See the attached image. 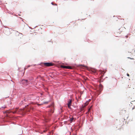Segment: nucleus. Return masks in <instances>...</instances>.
Instances as JSON below:
<instances>
[{"label": "nucleus", "mask_w": 135, "mask_h": 135, "mask_svg": "<svg viewBox=\"0 0 135 135\" xmlns=\"http://www.w3.org/2000/svg\"><path fill=\"white\" fill-rule=\"evenodd\" d=\"M50 120V118H49L48 120Z\"/></svg>", "instance_id": "393cba45"}, {"label": "nucleus", "mask_w": 135, "mask_h": 135, "mask_svg": "<svg viewBox=\"0 0 135 135\" xmlns=\"http://www.w3.org/2000/svg\"><path fill=\"white\" fill-rule=\"evenodd\" d=\"M8 12L10 14H11V15H13V13H12V12H10L9 11Z\"/></svg>", "instance_id": "f3484780"}, {"label": "nucleus", "mask_w": 135, "mask_h": 135, "mask_svg": "<svg viewBox=\"0 0 135 135\" xmlns=\"http://www.w3.org/2000/svg\"><path fill=\"white\" fill-rule=\"evenodd\" d=\"M127 36H126V38H127Z\"/></svg>", "instance_id": "c756f323"}, {"label": "nucleus", "mask_w": 135, "mask_h": 135, "mask_svg": "<svg viewBox=\"0 0 135 135\" xmlns=\"http://www.w3.org/2000/svg\"><path fill=\"white\" fill-rule=\"evenodd\" d=\"M36 27H36H34V28H35Z\"/></svg>", "instance_id": "2f4dec72"}, {"label": "nucleus", "mask_w": 135, "mask_h": 135, "mask_svg": "<svg viewBox=\"0 0 135 135\" xmlns=\"http://www.w3.org/2000/svg\"><path fill=\"white\" fill-rule=\"evenodd\" d=\"M76 66L78 67H84L85 66L84 65L79 64L77 65Z\"/></svg>", "instance_id": "1a4fd4ad"}, {"label": "nucleus", "mask_w": 135, "mask_h": 135, "mask_svg": "<svg viewBox=\"0 0 135 135\" xmlns=\"http://www.w3.org/2000/svg\"><path fill=\"white\" fill-rule=\"evenodd\" d=\"M127 75L128 76H129V74H128V73L127 74Z\"/></svg>", "instance_id": "412c9836"}, {"label": "nucleus", "mask_w": 135, "mask_h": 135, "mask_svg": "<svg viewBox=\"0 0 135 135\" xmlns=\"http://www.w3.org/2000/svg\"><path fill=\"white\" fill-rule=\"evenodd\" d=\"M20 83L21 84L25 86L28 84L29 82L27 80L23 79L20 81Z\"/></svg>", "instance_id": "20e7f679"}, {"label": "nucleus", "mask_w": 135, "mask_h": 135, "mask_svg": "<svg viewBox=\"0 0 135 135\" xmlns=\"http://www.w3.org/2000/svg\"><path fill=\"white\" fill-rule=\"evenodd\" d=\"M60 67L62 68L67 69H72L73 68L71 66H65L64 65H60Z\"/></svg>", "instance_id": "39448f33"}, {"label": "nucleus", "mask_w": 135, "mask_h": 135, "mask_svg": "<svg viewBox=\"0 0 135 135\" xmlns=\"http://www.w3.org/2000/svg\"><path fill=\"white\" fill-rule=\"evenodd\" d=\"M1 109V107H0V109Z\"/></svg>", "instance_id": "7c9ffc66"}, {"label": "nucleus", "mask_w": 135, "mask_h": 135, "mask_svg": "<svg viewBox=\"0 0 135 135\" xmlns=\"http://www.w3.org/2000/svg\"><path fill=\"white\" fill-rule=\"evenodd\" d=\"M6 108V107L5 106H4L1 107V109L2 108V109L5 108Z\"/></svg>", "instance_id": "2eb2a0df"}, {"label": "nucleus", "mask_w": 135, "mask_h": 135, "mask_svg": "<svg viewBox=\"0 0 135 135\" xmlns=\"http://www.w3.org/2000/svg\"><path fill=\"white\" fill-rule=\"evenodd\" d=\"M7 30L8 31H9V29L8 28L7 29Z\"/></svg>", "instance_id": "5701e85b"}, {"label": "nucleus", "mask_w": 135, "mask_h": 135, "mask_svg": "<svg viewBox=\"0 0 135 135\" xmlns=\"http://www.w3.org/2000/svg\"><path fill=\"white\" fill-rule=\"evenodd\" d=\"M34 65H28L27 66H26L24 68V70H25L26 69H27L28 68L30 67L31 66H33Z\"/></svg>", "instance_id": "9d476101"}, {"label": "nucleus", "mask_w": 135, "mask_h": 135, "mask_svg": "<svg viewBox=\"0 0 135 135\" xmlns=\"http://www.w3.org/2000/svg\"><path fill=\"white\" fill-rule=\"evenodd\" d=\"M58 62H59V61Z\"/></svg>", "instance_id": "473e14b6"}, {"label": "nucleus", "mask_w": 135, "mask_h": 135, "mask_svg": "<svg viewBox=\"0 0 135 135\" xmlns=\"http://www.w3.org/2000/svg\"><path fill=\"white\" fill-rule=\"evenodd\" d=\"M27 100L26 99H24L23 100H22L19 104V106H21L23 104L26 102Z\"/></svg>", "instance_id": "423d86ee"}, {"label": "nucleus", "mask_w": 135, "mask_h": 135, "mask_svg": "<svg viewBox=\"0 0 135 135\" xmlns=\"http://www.w3.org/2000/svg\"><path fill=\"white\" fill-rule=\"evenodd\" d=\"M70 121L71 122L74 119V118L73 117H72V118H70Z\"/></svg>", "instance_id": "ddd939ff"}, {"label": "nucleus", "mask_w": 135, "mask_h": 135, "mask_svg": "<svg viewBox=\"0 0 135 135\" xmlns=\"http://www.w3.org/2000/svg\"><path fill=\"white\" fill-rule=\"evenodd\" d=\"M38 65H40L42 66L49 67L54 65V64L52 62H41Z\"/></svg>", "instance_id": "7ed1b4c3"}, {"label": "nucleus", "mask_w": 135, "mask_h": 135, "mask_svg": "<svg viewBox=\"0 0 135 135\" xmlns=\"http://www.w3.org/2000/svg\"><path fill=\"white\" fill-rule=\"evenodd\" d=\"M19 18H20L21 19H22V21H23V19H22V18H21V17H19Z\"/></svg>", "instance_id": "a878e982"}, {"label": "nucleus", "mask_w": 135, "mask_h": 135, "mask_svg": "<svg viewBox=\"0 0 135 135\" xmlns=\"http://www.w3.org/2000/svg\"><path fill=\"white\" fill-rule=\"evenodd\" d=\"M11 103L12 102H11L10 101H9L8 102V104L9 106L10 107L11 106Z\"/></svg>", "instance_id": "f8f14e48"}, {"label": "nucleus", "mask_w": 135, "mask_h": 135, "mask_svg": "<svg viewBox=\"0 0 135 135\" xmlns=\"http://www.w3.org/2000/svg\"><path fill=\"white\" fill-rule=\"evenodd\" d=\"M51 4L52 5H54L57 6V4H54V3H53V2H51Z\"/></svg>", "instance_id": "4468645a"}, {"label": "nucleus", "mask_w": 135, "mask_h": 135, "mask_svg": "<svg viewBox=\"0 0 135 135\" xmlns=\"http://www.w3.org/2000/svg\"><path fill=\"white\" fill-rule=\"evenodd\" d=\"M26 112H29L30 111V110L31 109V107H28L27 108H26Z\"/></svg>", "instance_id": "6e6552de"}, {"label": "nucleus", "mask_w": 135, "mask_h": 135, "mask_svg": "<svg viewBox=\"0 0 135 135\" xmlns=\"http://www.w3.org/2000/svg\"><path fill=\"white\" fill-rule=\"evenodd\" d=\"M127 58L130 59H132H132H134L133 58H131V57H128Z\"/></svg>", "instance_id": "a211bd4d"}, {"label": "nucleus", "mask_w": 135, "mask_h": 135, "mask_svg": "<svg viewBox=\"0 0 135 135\" xmlns=\"http://www.w3.org/2000/svg\"><path fill=\"white\" fill-rule=\"evenodd\" d=\"M26 106H28V105H26Z\"/></svg>", "instance_id": "c9c22d12"}, {"label": "nucleus", "mask_w": 135, "mask_h": 135, "mask_svg": "<svg viewBox=\"0 0 135 135\" xmlns=\"http://www.w3.org/2000/svg\"><path fill=\"white\" fill-rule=\"evenodd\" d=\"M68 107L69 109H71V105H68Z\"/></svg>", "instance_id": "dca6fc26"}, {"label": "nucleus", "mask_w": 135, "mask_h": 135, "mask_svg": "<svg viewBox=\"0 0 135 135\" xmlns=\"http://www.w3.org/2000/svg\"><path fill=\"white\" fill-rule=\"evenodd\" d=\"M20 34H22L21 33H20Z\"/></svg>", "instance_id": "f704fd0d"}, {"label": "nucleus", "mask_w": 135, "mask_h": 135, "mask_svg": "<svg viewBox=\"0 0 135 135\" xmlns=\"http://www.w3.org/2000/svg\"><path fill=\"white\" fill-rule=\"evenodd\" d=\"M14 16H17V15H16L15 14L14 15Z\"/></svg>", "instance_id": "b1692460"}, {"label": "nucleus", "mask_w": 135, "mask_h": 135, "mask_svg": "<svg viewBox=\"0 0 135 135\" xmlns=\"http://www.w3.org/2000/svg\"><path fill=\"white\" fill-rule=\"evenodd\" d=\"M18 15H19V16H21V15H20V14H18Z\"/></svg>", "instance_id": "c85d7f7f"}, {"label": "nucleus", "mask_w": 135, "mask_h": 135, "mask_svg": "<svg viewBox=\"0 0 135 135\" xmlns=\"http://www.w3.org/2000/svg\"><path fill=\"white\" fill-rule=\"evenodd\" d=\"M49 102V101L44 102H43V103H42L41 104H40V105H42L43 104H47Z\"/></svg>", "instance_id": "9b49d317"}, {"label": "nucleus", "mask_w": 135, "mask_h": 135, "mask_svg": "<svg viewBox=\"0 0 135 135\" xmlns=\"http://www.w3.org/2000/svg\"><path fill=\"white\" fill-rule=\"evenodd\" d=\"M50 133H49V134H50Z\"/></svg>", "instance_id": "72a5a7b5"}, {"label": "nucleus", "mask_w": 135, "mask_h": 135, "mask_svg": "<svg viewBox=\"0 0 135 135\" xmlns=\"http://www.w3.org/2000/svg\"><path fill=\"white\" fill-rule=\"evenodd\" d=\"M135 108V105L132 108V110L134 109Z\"/></svg>", "instance_id": "aec40b11"}, {"label": "nucleus", "mask_w": 135, "mask_h": 135, "mask_svg": "<svg viewBox=\"0 0 135 135\" xmlns=\"http://www.w3.org/2000/svg\"><path fill=\"white\" fill-rule=\"evenodd\" d=\"M48 107L49 108V114L50 116L54 113L55 109L53 103L48 106Z\"/></svg>", "instance_id": "f257e3e1"}, {"label": "nucleus", "mask_w": 135, "mask_h": 135, "mask_svg": "<svg viewBox=\"0 0 135 135\" xmlns=\"http://www.w3.org/2000/svg\"><path fill=\"white\" fill-rule=\"evenodd\" d=\"M43 131H44V132H45L46 131L45 130H44Z\"/></svg>", "instance_id": "bb28decb"}, {"label": "nucleus", "mask_w": 135, "mask_h": 135, "mask_svg": "<svg viewBox=\"0 0 135 135\" xmlns=\"http://www.w3.org/2000/svg\"><path fill=\"white\" fill-rule=\"evenodd\" d=\"M103 86L100 84H99V85L96 86V89L97 90V96H98L101 93V91L103 90Z\"/></svg>", "instance_id": "f03ea898"}, {"label": "nucleus", "mask_w": 135, "mask_h": 135, "mask_svg": "<svg viewBox=\"0 0 135 135\" xmlns=\"http://www.w3.org/2000/svg\"><path fill=\"white\" fill-rule=\"evenodd\" d=\"M71 99H69L67 105H71Z\"/></svg>", "instance_id": "0eeeda50"}, {"label": "nucleus", "mask_w": 135, "mask_h": 135, "mask_svg": "<svg viewBox=\"0 0 135 135\" xmlns=\"http://www.w3.org/2000/svg\"><path fill=\"white\" fill-rule=\"evenodd\" d=\"M6 112H7V111H5V112H3V113L4 114V113H6Z\"/></svg>", "instance_id": "4be33fe9"}, {"label": "nucleus", "mask_w": 135, "mask_h": 135, "mask_svg": "<svg viewBox=\"0 0 135 135\" xmlns=\"http://www.w3.org/2000/svg\"><path fill=\"white\" fill-rule=\"evenodd\" d=\"M47 135H49V134H47Z\"/></svg>", "instance_id": "e433bc0d"}, {"label": "nucleus", "mask_w": 135, "mask_h": 135, "mask_svg": "<svg viewBox=\"0 0 135 135\" xmlns=\"http://www.w3.org/2000/svg\"><path fill=\"white\" fill-rule=\"evenodd\" d=\"M60 63H61V64H63V63H62L61 62H60V63H59V64H60Z\"/></svg>", "instance_id": "cd10ccee"}, {"label": "nucleus", "mask_w": 135, "mask_h": 135, "mask_svg": "<svg viewBox=\"0 0 135 135\" xmlns=\"http://www.w3.org/2000/svg\"><path fill=\"white\" fill-rule=\"evenodd\" d=\"M62 107H60V110H61V112H62L63 111V110L62 109Z\"/></svg>", "instance_id": "6ab92c4d"}]
</instances>
